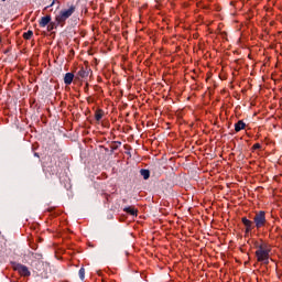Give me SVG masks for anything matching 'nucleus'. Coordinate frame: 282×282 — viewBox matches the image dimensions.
Here are the masks:
<instances>
[{"instance_id": "1", "label": "nucleus", "mask_w": 282, "mask_h": 282, "mask_svg": "<svg viewBox=\"0 0 282 282\" xmlns=\"http://www.w3.org/2000/svg\"><path fill=\"white\" fill-rule=\"evenodd\" d=\"M272 252V246L268 242H261L256 247V259L258 263H262V265L270 264V254Z\"/></svg>"}, {"instance_id": "2", "label": "nucleus", "mask_w": 282, "mask_h": 282, "mask_svg": "<svg viewBox=\"0 0 282 282\" xmlns=\"http://www.w3.org/2000/svg\"><path fill=\"white\" fill-rule=\"evenodd\" d=\"M74 12H76V6L74 4H72L68 9H63L59 14L55 17L57 25L63 28V25H65V21H67V19H69Z\"/></svg>"}, {"instance_id": "3", "label": "nucleus", "mask_w": 282, "mask_h": 282, "mask_svg": "<svg viewBox=\"0 0 282 282\" xmlns=\"http://www.w3.org/2000/svg\"><path fill=\"white\" fill-rule=\"evenodd\" d=\"M253 223L257 230H260V228H264V226L268 224V219L265 218V212H257L253 217Z\"/></svg>"}, {"instance_id": "4", "label": "nucleus", "mask_w": 282, "mask_h": 282, "mask_svg": "<svg viewBox=\"0 0 282 282\" xmlns=\"http://www.w3.org/2000/svg\"><path fill=\"white\" fill-rule=\"evenodd\" d=\"M12 268L14 272H18V274H20L24 279H28V276H32V272H30V269L24 264L12 262Z\"/></svg>"}, {"instance_id": "5", "label": "nucleus", "mask_w": 282, "mask_h": 282, "mask_svg": "<svg viewBox=\"0 0 282 282\" xmlns=\"http://www.w3.org/2000/svg\"><path fill=\"white\" fill-rule=\"evenodd\" d=\"M241 223L245 226V234L248 235L252 232V229L254 228L252 220L248 219L247 217L241 218Z\"/></svg>"}, {"instance_id": "6", "label": "nucleus", "mask_w": 282, "mask_h": 282, "mask_svg": "<svg viewBox=\"0 0 282 282\" xmlns=\"http://www.w3.org/2000/svg\"><path fill=\"white\" fill-rule=\"evenodd\" d=\"M51 22H52V15L42 17L39 22L40 28H47V25H50Z\"/></svg>"}, {"instance_id": "7", "label": "nucleus", "mask_w": 282, "mask_h": 282, "mask_svg": "<svg viewBox=\"0 0 282 282\" xmlns=\"http://www.w3.org/2000/svg\"><path fill=\"white\" fill-rule=\"evenodd\" d=\"M123 213L131 215L132 217H138V209L134 206H128L123 208Z\"/></svg>"}, {"instance_id": "8", "label": "nucleus", "mask_w": 282, "mask_h": 282, "mask_svg": "<svg viewBox=\"0 0 282 282\" xmlns=\"http://www.w3.org/2000/svg\"><path fill=\"white\" fill-rule=\"evenodd\" d=\"M243 129H246V122H243V120H239L235 123L236 133H239V131H243Z\"/></svg>"}, {"instance_id": "9", "label": "nucleus", "mask_w": 282, "mask_h": 282, "mask_svg": "<svg viewBox=\"0 0 282 282\" xmlns=\"http://www.w3.org/2000/svg\"><path fill=\"white\" fill-rule=\"evenodd\" d=\"M104 117H105V110H102V109H97V110L95 111V120H96L97 122H100Z\"/></svg>"}, {"instance_id": "10", "label": "nucleus", "mask_w": 282, "mask_h": 282, "mask_svg": "<svg viewBox=\"0 0 282 282\" xmlns=\"http://www.w3.org/2000/svg\"><path fill=\"white\" fill-rule=\"evenodd\" d=\"M64 83H65V85H72V83H74V75H73V73H66L65 74Z\"/></svg>"}, {"instance_id": "11", "label": "nucleus", "mask_w": 282, "mask_h": 282, "mask_svg": "<svg viewBox=\"0 0 282 282\" xmlns=\"http://www.w3.org/2000/svg\"><path fill=\"white\" fill-rule=\"evenodd\" d=\"M77 76H79V78H87V76H89V73L85 70V68H80L77 73Z\"/></svg>"}, {"instance_id": "12", "label": "nucleus", "mask_w": 282, "mask_h": 282, "mask_svg": "<svg viewBox=\"0 0 282 282\" xmlns=\"http://www.w3.org/2000/svg\"><path fill=\"white\" fill-rule=\"evenodd\" d=\"M32 36H34V32H32L31 30H29L28 32L23 33L24 41H30V39H32Z\"/></svg>"}, {"instance_id": "13", "label": "nucleus", "mask_w": 282, "mask_h": 282, "mask_svg": "<svg viewBox=\"0 0 282 282\" xmlns=\"http://www.w3.org/2000/svg\"><path fill=\"white\" fill-rule=\"evenodd\" d=\"M140 173L143 180H149V177H151V172H149V170H141Z\"/></svg>"}, {"instance_id": "14", "label": "nucleus", "mask_w": 282, "mask_h": 282, "mask_svg": "<svg viewBox=\"0 0 282 282\" xmlns=\"http://www.w3.org/2000/svg\"><path fill=\"white\" fill-rule=\"evenodd\" d=\"M79 278L82 279V281L85 279V268L79 269Z\"/></svg>"}, {"instance_id": "15", "label": "nucleus", "mask_w": 282, "mask_h": 282, "mask_svg": "<svg viewBox=\"0 0 282 282\" xmlns=\"http://www.w3.org/2000/svg\"><path fill=\"white\" fill-rule=\"evenodd\" d=\"M54 22H50L48 24H47V32H52V30H54Z\"/></svg>"}, {"instance_id": "16", "label": "nucleus", "mask_w": 282, "mask_h": 282, "mask_svg": "<svg viewBox=\"0 0 282 282\" xmlns=\"http://www.w3.org/2000/svg\"><path fill=\"white\" fill-rule=\"evenodd\" d=\"M257 149H261V143H254V144L252 145V150H253V151H257Z\"/></svg>"}, {"instance_id": "17", "label": "nucleus", "mask_w": 282, "mask_h": 282, "mask_svg": "<svg viewBox=\"0 0 282 282\" xmlns=\"http://www.w3.org/2000/svg\"><path fill=\"white\" fill-rule=\"evenodd\" d=\"M54 3H56V1H55V0H53V2L51 3L50 8H52V6H54Z\"/></svg>"}, {"instance_id": "18", "label": "nucleus", "mask_w": 282, "mask_h": 282, "mask_svg": "<svg viewBox=\"0 0 282 282\" xmlns=\"http://www.w3.org/2000/svg\"><path fill=\"white\" fill-rule=\"evenodd\" d=\"M0 43H1V37H0Z\"/></svg>"}]
</instances>
